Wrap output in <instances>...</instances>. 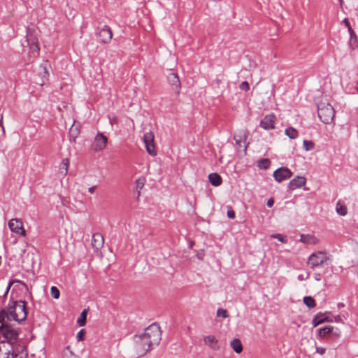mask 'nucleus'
Masks as SVG:
<instances>
[{"instance_id":"obj_1","label":"nucleus","mask_w":358,"mask_h":358,"mask_svg":"<svg viewBox=\"0 0 358 358\" xmlns=\"http://www.w3.org/2000/svg\"><path fill=\"white\" fill-rule=\"evenodd\" d=\"M27 317L26 302L21 300L12 301L7 309H2L0 311V333L6 340L17 342L18 329L12 322L20 324L24 321Z\"/></svg>"},{"instance_id":"obj_2","label":"nucleus","mask_w":358,"mask_h":358,"mask_svg":"<svg viewBox=\"0 0 358 358\" xmlns=\"http://www.w3.org/2000/svg\"><path fill=\"white\" fill-rule=\"evenodd\" d=\"M162 338L160 327L156 324H152L144 331L134 337V350L137 357L144 356L155 345H157Z\"/></svg>"},{"instance_id":"obj_3","label":"nucleus","mask_w":358,"mask_h":358,"mask_svg":"<svg viewBox=\"0 0 358 358\" xmlns=\"http://www.w3.org/2000/svg\"><path fill=\"white\" fill-rule=\"evenodd\" d=\"M317 113L322 122L329 124L334 119L335 112L331 104L321 101L317 106Z\"/></svg>"},{"instance_id":"obj_4","label":"nucleus","mask_w":358,"mask_h":358,"mask_svg":"<svg viewBox=\"0 0 358 358\" xmlns=\"http://www.w3.org/2000/svg\"><path fill=\"white\" fill-rule=\"evenodd\" d=\"M329 259V257L327 252L322 251H317L312 253L308 259V264L310 268L314 269L316 267L322 266Z\"/></svg>"},{"instance_id":"obj_5","label":"nucleus","mask_w":358,"mask_h":358,"mask_svg":"<svg viewBox=\"0 0 358 358\" xmlns=\"http://www.w3.org/2000/svg\"><path fill=\"white\" fill-rule=\"evenodd\" d=\"M6 341L0 343V358H16L17 355L14 352L13 345L17 342Z\"/></svg>"},{"instance_id":"obj_6","label":"nucleus","mask_w":358,"mask_h":358,"mask_svg":"<svg viewBox=\"0 0 358 358\" xmlns=\"http://www.w3.org/2000/svg\"><path fill=\"white\" fill-rule=\"evenodd\" d=\"M155 136L153 132H146L143 136V142L145 143L146 150L149 155L155 156L157 155V150L154 143Z\"/></svg>"},{"instance_id":"obj_7","label":"nucleus","mask_w":358,"mask_h":358,"mask_svg":"<svg viewBox=\"0 0 358 358\" xmlns=\"http://www.w3.org/2000/svg\"><path fill=\"white\" fill-rule=\"evenodd\" d=\"M108 138L101 133L97 134L92 145V149L95 152L103 150L107 144Z\"/></svg>"},{"instance_id":"obj_8","label":"nucleus","mask_w":358,"mask_h":358,"mask_svg":"<svg viewBox=\"0 0 358 358\" xmlns=\"http://www.w3.org/2000/svg\"><path fill=\"white\" fill-rule=\"evenodd\" d=\"M8 227L13 233L20 234L23 236L26 234L25 230L23 228V223L19 219H11L8 222Z\"/></svg>"},{"instance_id":"obj_9","label":"nucleus","mask_w":358,"mask_h":358,"mask_svg":"<svg viewBox=\"0 0 358 358\" xmlns=\"http://www.w3.org/2000/svg\"><path fill=\"white\" fill-rule=\"evenodd\" d=\"M292 175V171L286 167L279 168L273 173V177L278 182L289 179Z\"/></svg>"},{"instance_id":"obj_10","label":"nucleus","mask_w":358,"mask_h":358,"mask_svg":"<svg viewBox=\"0 0 358 358\" xmlns=\"http://www.w3.org/2000/svg\"><path fill=\"white\" fill-rule=\"evenodd\" d=\"M112 30L107 25H105L99 32V38H100V42L102 43H109L112 39Z\"/></svg>"},{"instance_id":"obj_11","label":"nucleus","mask_w":358,"mask_h":358,"mask_svg":"<svg viewBox=\"0 0 358 358\" xmlns=\"http://www.w3.org/2000/svg\"><path fill=\"white\" fill-rule=\"evenodd\" d=\"M275 119V116L273 114L267 115L261 120L260 127L265 130L274 129Z\"/></svg>"},{"instance_id":"obj_12","label":"nucleus","mask_w":358,"mask_h":358,"mask_svg":"<svg viewBox=\"0 0 358 358\" xmlns=\"http://www.w3.org/2000/svg\"><path fill=\"white\" fill-rule=\"evenodd\" d=\"M27 41L29 45L30 53L34 57H36L39 54V48L38 45V40L36 37L27 35Z\"/></svg>"},{"instance_id":"obj_13","label":"nucleus","mask_w":358,"mask_h":358,"mask_svg":"<svg viewBox=\"0 0 358 358\" xmlns=\"http://www.w3.org/2000/svg\"><path fill=\"white\" fill-rule=\"evenodd\" d=\"M306 179L303 176H296L293 178L289 183L288 188L290 190H294L296 188L301 187L305 185Z\"/></svg>"},{"instance_id":"obj_14","label":"nucleus","mask_w":358,"mask_h":358,"mask_svg":"<svg viewBox=\"0 0 358 358\" xmlns=\"http://www.w3.org/2000/svg\"><path fill=\"white\" fill-rule=\"evenodd\" d=\"M169 84L172 86V90L178 92L180 87V83L178 76L173 73H169L167 77Z\"/></svg>"},{"instance_id":"obj_15","label":"nucleus","mask_w":358,"mask_h":358,"mask_svg":"<svg viewBox=\"0 0 358 358\" xmlns=\"http://www.w3.org/2000/svg\"><path fill=\"white\" fill-rule=\"evenodd\" d=\"M203 341L205 345L210 347L211 349L214 350H218L220 349V346L218 345V341L216 338L213 335H208L203 338Z\"/></svg>"},{"instance_id":"obj_16","label":"nucleus","mask_w":358,"mask_h":358,"mask_svg":"<svg viewBox=\"0 0 358 358\" xmlns=\"http://www.w3.org/2000/svg\"><path fill=\"white\" fill-rule=\"evenodd\" d=\"M103 237L99 233H96L92 236V245L94 250H98L103 245Z\"/></svg>"},{"instance_id":"obj_17","label":"nucleus","mask_w":358,"mask_h":358,"mask_svg":"<svg viewBox=\"0 0 358 358\" xmlns=\"http://www.w3.org/2000/svg\"><path fill=\"white\" fill-rule=\"evenodd\" d=\"M208 179L210 184L215 187H217L222 184V178L216 173H210L208 175Z\"/></svg>"},{"instance_id":"obj_18","label":"nucleus","mask_w":358,"mask_h":358,"mask_svg":"<svg viewBox=\"0 0 358 358\" xmlns=\"http://www.w3.org/2000/svg\"><path fill=\"white\" fill-rule=\"evenodd\" d=\"M350 34V41L349 45L351 49L355 50L358 48V40L354 30L349 32Z\"/></svg>"},{"instance_id":"obj_19","label":"nucleus","mask_w":358,"mask_h":358,"mask_svg":"<svg viewBox=\"0 0 358 358\" xmlns=\"http://www.w3.org/2000/svg\"><path fill=\"white\" fill-rule=\"evenodd\" d=\"M231 347L238 354L241 353L243 350V346L239 339L235 338L230 343Z\"/></svg>"},{"instance_id":"obj_20","label":"nucleus","mask_w":358,"mask_h":358,"mask_svg":"<svg viewBox=\"0 0 358 358\" xmlns=\"http://www.w3.org/2000/svg\"><path fill=\"white\" fill-rule=\"evenodd\" d=\"M285 133L291 139H295L299 136L298 131L292 127L287 128Z\"/></svg>"},{"instance_id":"obj_21","label":"nucleus","mask_w":358,"mask_h":358,"mask_svg":"<svg viewBox=\"0 0 358 358\" xmlns=\"http://www.w3.org/2000/svg\"><path fill=\"white\" fill-rule=\"evenodd\" d=\"M336 210L338 214L342 216H345L348 213L347 207L340 201H338L336 203Z\"/></svg>"},{"instance_id":"obj_22","label":"nucleus","mask_w":358,"mask_h":358,"mask_svg":"<svg viewBox=\"0 0 358 358\" xmlns=\"http://www.w3.org/2000/svg\"><path fill=\"white\" fill-rule=\"evenodd\" d=\"M333 327H327L324 328H320L318 329V335L321 338L325 337L327 335L329 334L333 331Z\"/></svg>"},{"instance_id":"obj_23","label":"nucleus","mask_w":358,"mask_h":358,"mask_svg":"<svg viewBox=\"0 0 358 358\" xmlns=\"http://www.w3.org/2000/svg\"><path fill=\"white\" fill-rule=\"evenodd\" d=\"M69 166V160L66 158L64 159L62 162L61 167H60V172L63 175H66L68 172V168Z\"/></svg>"},{"instance_id":"obj_24","label":"nucleus","mask_w":358,"mask_h":358,"mask_svg":"<svg viewBox=\"0 0 358 358\" xmlns=\"http://www.w3.org/2000/svg\"><path fill=\"white\" fill-rule=\"evenodd\" d=\"M87 310L85 309L80 314V317H78L77 320V323L79 326L82 327L84 326L86 323V318H87Z\"/></svg>"},{"instance_id":"obj_25","label":"nucleus","mask_w":358,"mask_h":358,"mask_svg":"<svg viewBox=\"0 0 358 358\" xmlns=\"http://www.w3.org/2000/svg\"><path fill=\"white\" fill-rule=\"evenodd\" d=\"M15 283L20 284V285H23L24 287H27L26 284L19 280H15L10 281L6 287V292L4 293V295H3L4 297H6L7 296L11 286Z\"/></svg>"},{"instance_id":"obj_26","label":"nucleus","mask_w":358,"mask_h":358,"mask_svg":"<svg viewBox=\"0 0 358 358\" xmlns=\"http://www.w3.org/2000/svg\"><path fill=\"white\" fill-rule=\"evenodd\" d=\"M303 303L308 307V308H314L315 306V302L313 298L311 296H305L303 298Z\"/></svg>"},{"instance_id":"obj_27","label":"nucleus","mask_w":358,"mask_h":358,"mask_svg":"<svg viewBox=\"0 0 358 358\" xmlns=\"http://www.w3.org/2000/svg\"><path fill=\"white\" fill-rule=\"evenodd\" d=\"M303 146L306 151H309L314 148L315 145L310 141L304 140L303 142Z\"/></svg>"},{"instance_id":"obj_28","label":"nucleus","mask_w":358,"mask_h":358,"mask_svg":"<svg viewBox=\"0 0 358 358\" xmlns=\"http://www.w3.org/2000/svg\"><path fill=\"white\" fill-rule=\"evenodd\" d=\"M317 315L319 317V320H322V323L326 322H332L331 320H329V313H328V312H326L324 313H320Z\"/></svg>"},{"instance_id":"obj_29","label":"nucleus","mask_w":358,"mask_h":358,"mask_svg":"<svg viewBox=\"0 0 358 358\" xmlns=\"http://www.w3.org/2000/svg\"><path fill=\"white\" fill-rule=\"evenodd\" d=\"M64 352L65 358H79L78 356L75 355L71 350L69 346H67Z\"/></svg>"},{"instance_id":"obj_30","label":"nucleus","mask_w":358,"mask_h":358,"mask_svg":"<svg viewBox=\"0 0 358 358\" xmlns=\"http://www.w3.org/2000/svg\"><path fill=\"white\" fill-rule=\"evenodd\" d=\"M50 293H51L52 296L54 299H57L59 298L60 292H59V290L56 287L52 286L51 287Z\"/></svg>"},{"instance_id":"obj_31","label":"nucleus","mask_w":358,"mask_h":358,"mask_svg":"<svg viewBox=\"0 0 358 358\" xmlns=\"http://www.w3.org/2000/svg\"><path fill=\"white\" fill-rule=\"evenodd\" d=\"M271 237L278 239L279 241L282 243L287 242V238L280 234H273L271 235Z\"/></svg>"},{"instance_id":"obj_32","label":"nucleus","mask_w":358,"mask_h":358,"mask_svg":"<svg viewBox=\"0 0 358 358\" xmlns=\"http://www.w3.org/2000/svg\"><path fill=\"white\" fill-rule=\"evenodd\" d=\"M314 237L309 235H301V241L303 243H311V240L313 239Z\"/></svg>"},{"instance_id":"obj_33","label":"nucleus","mask_w":358,"mask_h":358,"mask_svg":"<svg viewBox=\"0 0 358 358\" xmlns=\"http://www.w3.org/2000/svg\"><path fill=\"white\" fill-rule=\"evenodd\" d=\"M217 315L218 317L226 318L228 317V313L226 310L222 309V308H219L217 311Z\"/></svg>"},{"instance_id":"obj_34","label":"nucleus","mask_w":358,"mask_h":358,"mask_svg":"<svg viewBox=\"0 0 358 358\" xmlns=\"http://www.w3.org/2000/svg\"><path fill=\"white\" fill-rule=\"evenodd\" d=\"M269 163H270L269 160H268V159H265L262 160V161L259 162V166L260 168H262V169H267V168L268 167V166H269Z\"/></svg>"},{"instance_id":"obj_35","label":"nucleus","mask_w":358,"mask_h":358,"mask_svg":"<svg viewBox=\"0 0 358 358\" xmlns=\"http://www.w3.org/2000/svg\"><path fill=\"white\" fill-rule=\"evenodd\" d=\"M309 275H310L309 272H306L305 273L299 274L298 275L297 278L300 281H303V280H306L307 279H308Z\"/></svg>"},{"instance_id":"obj_36","label":"nucleus","mask_w":358,"mask_h":358,"mask_svg":"<svg viewBox=\"0 0 358 358\" xmlns=\"http://www.w3.org/2000/svg\"><path fill=\"white\" fill-rule=\"evenodd\" d=\"M239 88L242 90L248 91L250 89V86L247 81H243L240 84Z\"/></svg>"},{"instance_id":"obj_37","label":"nucleus","mask_w":358,"mask_h":358,"mask_svg":"<svg viewBox=\"0 0 358 358\" xmlns=\"http://www.w3.org/2000/svg\"><path fill=\"white\" fill-rule=\"evenodd\" d=\"M322 324V320H319V317L316 315L313 320V325L314 327Z\"/></svg>"},{"instance_id":"obj_38","label":"nucleus","mask_w":358,"mask_h":358,"mask_svg":"<svg viewBox=\"0 0 358 358\" xmlns=\"http://www.w3.org/2000/svg\"><path fill=\"white\" fill-rule=\"evenodd\" d=\"M143 185H144L143 180L138 179L136 180V188L138 189V194L140 193V189H142Z\"/></svg>"},{"instance_id":"obj_39","label":"nucleus","mask_w":358,"mask_h":358,"mask_svg":"<svg viewBox=\"0 0 358 358\" xmlns=\"http://www.w3.org/2000/svg\"><path fill=\"white\" fill-rule=\"evenodd\" d=\"M43 69L44 80H43L42 83H40L41 85H43L45 80L48 79V77L49 76L47 68L44 66Z\"/></svg>"},{"instance_id":"obj_40","label":"nucleus","mask_w":358,"mask_h":358,"mask_svg":"<svg viewBox=\"0 0 358 358\" xmlns=\"http://www.w3.org/2000/svg\"><path fill=\"white\" fill-rule=\"evenodd\" d=\"M227 216L230 219H234L235 217V213L231 207H230L227 210Z\"/></svg>"},{"instance_id":"obj_41","label":"nucleus","mask_w":358,"mask_h":358,"mask_svg":"<svg viewBox=\"0 0 358 358\" xmlns=\"http://www.w3.org/2000/svg\"><path fill=\"white\" fill-rule=\"evenodd\" d=\"M83 336H84V329H81L77 334V336H76L77 340L79 341H82L83 339Z\"/></svg>"},{"instance_id":"obj_42","label":"nucleus","mask_w":358,"mask_h":358,"mask_svg":"<svg viewBox=\"0 0 358 358\" xmlns=\"http://www.w3.org/2000/svg\"><path fill=\"white\" fill-rule=\"evenodd\" d=\"M343 22L345 24V25L347 27L348 32L353 30L352 28L351 27L350 22L348 21V20L347 18H345Z\"/></svg>"},{"instance_id":"obj_43","label":"nucleus","mask_w":358,"mask_h":358,"mask_svg":"<svg viewBox=\"0 0 358 358\" xmlns=\"http://www.w3.org/2000/svg\"><path fill=\"white\" fill-rule=\"evenodd\" d=\"M316 352L322 355L326 352V349L322 347H316Z\"/></svg>"},{"instance_id":"obj_44","label":"nucleus","mask_w":358,"mask_h":358,"mask_svg":"<svg viewBox=\"0 0 358 358\" xmlns=\"http://www.w3.org/2000/svg\"><path fill=\"white\" fill-rule=\"evenodd\" d=\"M273 203H274V200L272 198H271L267 201L266 205L268 207L271 208L273 206Z\"/></svg>"},{"instance_id":"obj_45","label":"nucleus","mask_w":358,"mask_h":358,"mask_svg":"<svg viewBox=\"0 0 358 358\" xmlns=\"http://www.w3.org/2000/svg\"><path fill=\"white\" fill-rule=\"evenodd\" d=\"M314 278L315 280L317 281H320L321 280V274L320 273H315L314 274Z\"/></svg>"},{"instance_id":"obj_46","label":"nucleus","mask_w":358,"mask_h":358,"mask_svg":"<svg viewBox=\"0 0 358 358\" xmlns=\"http://www.w3.org/2000/svg\"><path fill=\"white\" fill-rule=\"evenodd\" d=\"M96 186H92V187H90L88 188V192L90 193V194H93L96 189Z\"/></svg>"},{"instance_id":"obj_47","label":"nucleus","mask_w":358,"mask_h":358,"mask_svg":"<svg viewBox=\"0 0 358 358\" xmlns=\"http://www.w3.org/2000/svg\"><path fill=\"white\" fill-rule=\"evenodd\" d=\"M334 321L336 322H342V319L340 315H337L334 317Z\"/></svg>"},{"instance_id":"obj_48","label":"nucleus","mask_w":358,"mask_h":358,"mask_svg":"<svg viewBox=\"0 0 358 358\" xmlns=\"http://www.w3.org/2000/svg\"><path fill=\"white\" fill-rule=\"evenodd\" d=\"M2 119H3V117L1 116V119H0V126H1L2 134H5V128H4V127L2 125Z\"/></svg>"},{"instance_id":"obj_49","label":"nucleus","mask_w":358,"mask_h":358,"mask_svg":"<svg viewBox=\"0 0 358 358\" xmlns=\"http://www.w3.org/2000/svg\"><path fill=\"white\" fill-rule=\"evenodd\" d=\"M234 139L236 141V142H241V138H238H238H237V136H234Z\"/></svg>"},{"instance_id":"obj_50","label":"nucleus","mask_w":358,"mask_h":358,"mask_svg":"<svg viewBox=\"0 0 358 358\" xmlns=\"http://www.w3.org/2000/svg\"><path fill=\"white\" fill-rule=\"evenodd\" d=\"M334 335H335V336H336V337H339V336H340V332H339V331H338V332H335V333H334Z\"/></svg>"},{"instance_id":"obj_51","label":"nucleus","mask_w":358,"mask_h":358,"mask_svg":"<svg viewBox=\"0 0 358 358\" xmlns=\"http://www.w3.org/2000/svg\"><path fill=\"white\" fill-rule=\"evenodd\" d=\"M15 286L13 288V290H15ZM13 291H12L13 292ZM13 295V293L11 294V296Z\"/></svg>"},{"instance_id":"obj_52","label":"nucleus","mask_w":358,"mask_h":358,"mask_svg":"<svg viewBox=\"0 0 358 358\" xmlns=\"http://www.w3.org/2000/svg\"><path fill=\"white\" fill-rule=\"evenodd\" d=\"M201 255H199V259H201Z\"/></svg>"},{"instance_id":"obj_53","label":"nucleus","mask_w":358,"mask_h":358,"mask_svg":"<svg viewBox=\"0 0 358 358\" xmlns=\"http://www.w3.org/2000/svg\"><path fill=\"white\" fill-rule=\"evenodd\" d=\"M201 255H199V259H201Z\"/></svg>"},{"instance_id":"obj_54","label":"nucleus","mask_w":358,"mask_h":358,"mask_svg":"<svg viewBox=\"0 0 358 358\" xmlns=\"http://www.w3.org/2000/svg\"><path fill=\"white\" fill-rule=\"evenodd\" d=\"M357 91H358V87H357Z\"/></svg>"}]
</instances>
